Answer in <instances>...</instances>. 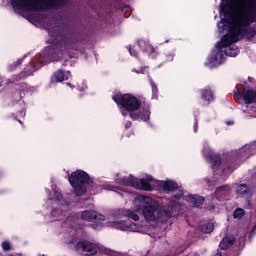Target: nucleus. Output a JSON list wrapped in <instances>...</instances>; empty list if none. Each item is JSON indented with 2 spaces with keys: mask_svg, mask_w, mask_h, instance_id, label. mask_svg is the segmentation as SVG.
I'll list each match as a JSON object with an SVG mask.
<instances>
[{
  "mask_svg": "<svg viewBox=\"0 0 256 256\" xmlns=\"http://www.w3.org/2000/svg\"><path fill=\"white\" fill-rule=\"evenodd\" d=\"M51 45L44 50V55L49 61H59L64 49H74L77 51L85 43L83 32L73 29L67 25L55 26L49 31Z\"/></svg>",
  "mask_w": 256,
  "mask_h": 256,
  "instance_id": "f257e3e1",
  "label": "nucleus"
},
{
  "mask_svg": "<svg viewBox=\"0 0 256 256\" xmlns=\"http://www.w3.org/2000/svg\"><path fill=\"white\" fill-rule=\"evenodd\" d=\"M238 5H240L239 15L244 19L242 21H228L229 30L225 34L221 41L218 42V47H227L231 43H237L240 39H244L249 31L251 23H255V14L253 13L256 8V0H238Z\"/></svg>",
  "mask_w": 256,
  "mask_h": 256,
  "instance_id": "f03ea898",
  "label": "nucleus"
},
{
  "mask_svg": "<svg viewBox=\"0 0 256 256\" xmlns=\"http://www.w3.org/2000/svg\"><path fill=\"white\" fill-rule=\"evenodd\" d=\"M112 100L116 105H118V107L123 109L121 111L123 117H127V114L129 113V117L132 121L147 122L151 119L149 104H142L141 100L133 94H122L121 92H117L112 96Z\"/></svg>",
  "mask_w": 256,
  "mask_h": 256,
  "instance_id": "7ed1b4c3",
  "label": "nucleus"
},
{
  "mask_svg": "<svg viewBox=\"0 0 256 256\" xmlns=\"http://www.w3.org/2000/svg\"><path fill=\"white\" fill-rule=\"evenodd\" d=\"M138 211H142V215L146 221H167L173 217V206L159 205V202L153 200L149 196L139 197Z\"/></svg>",
  "mask_w": 256,
  "mask_h": 256,
  "instance_id": "20e7f679",
  "label": "nucleus"
},
{
  "mask_svg": "<svg viewBox=\"0 0 256 256\" xmlns=\"http://www.w3.org/2000/svg\"><path fill=\"white\" fill-rule=\"evenodd\" d=\"M68 1L69 0H14L12 5L21 11L35 13L37 11H45V9H50V7H63V5H67Z\"/></svg>",
  "mask_w": 256,
  "mask_h": 256,
  "instance_id": "39448f33",
  "label": "nucleus"
},
{
  "mask_svg": "<svg viewBox=\"0 0 256 256\" xmlns=\"http://www.w3.org/2000/svg\"><path fill=\"white\" fill-rule=\"evenodd\" d=\"M70 185L74 189V194L77 197H83L87 193V185L93 184L91 176L83 170H76L68 177Z\"/></svg>",
  "mask_w": 256,
  "mask_h": 256,
  "instance_id": "423d86ee",
  "label": "nucleus"
},
{
  "mask_svg": "<svg viewBox=\"0 0 256 256\" xmlns=\"http://www.w3.org/2000/svg\"><path fill=\"white\" fill-rule=\"evenodd\" d=\"M233 97L236 101H241V99H243L246 105L256 103V91L249 89L247 81L236 86V91H234Z\"/></svg>",
  "mask_w": 256,
  "mask_h": 256,
  "instance_id": "0eeeda50",
  "label": "nucleus"
},
{
  "mask_svg": "<svg viewBox=\"0 0 256 256\" xmlns=\"http://www.w3.org/2000/svg\"><path fill=\"white\" fill-rule=\"evenodd\" d=\"M83 221H88L91 224L92 229H102L103 221H105V215L98 213L95 210H85L81 214Z\"/></svg>",
  "mask_w": 256,
  "mask_h": 256,
  "instance_id": "6e6552de",
  "label": "nucleus"
},
{
  "mask_svg": "<svg viewBox=\"0 0 256 256\" xmlns=\"http://www.w3.org/2000/svg\"><path fill=\"white\" fill-rule=\"evenodd\" d=\"M236 195L243 199H248V207L251 209L253 205L251 204V197H253V190L247 184H239L236 189Z\"/></svg>",
  "mask_w": 256,
  "mask_h": 256,
  "instance_id": "1a4fd4ad",
  "label": "nucleus"
},
{
  "mask_svg": "<svg viewBox=\"0 0 256 256\" xmlns=\"http://www.w3.org/2000/svg\"><path fill=\"white\" fill-rule=\"evenodd\" d=\"M214 195L218 201H225L231 195V186L225 184L216 188Z\"/></svg>",
  "mask_w": 256,
  "mask_h": 256,
  "instance_id": "9d476101",
  "label": "nucleus"
},
{
  "mask_svg": "<svg viewBox=\"0 0 256 256\" xmlns=\"http://www.w3.org/2000/svg\"><path fill=\"white\" fill-rule=\"evenodd\" d=\"M76 249L83 251L87 256L97 255V248L89 242L80 241L76 244Z\"/></svg>",
  "mask_w": 256,
  "mask_h": 256,
  "instance_id": "9b49d317",
  "label": "nucleus"
},
{
  "mask_svg": "<svg viewBox=\"0 0 256 256\" xmlns=\"http://www.w3.org/2000/svg\"><path fill=\"white\" fill-rule=\"evenodd\" d=\"M71 77V72L67 71L66 73L63 69H59L58 71L54 72L52 76V83H63V81H68Z\"/></svg>",
  "mask_w": 256,
  "mask_h": 256,
  "instance_id": "f8f14e48",
  "label": "nucleus"
},
{
  "mask_svg": "<svg viewBox=\"0 0 256 256\" xmlns=\"http://www.w3.org/2000/svg\"><path fill=\"white\" fill-rule=\"evenodd\" d=\"M116 183H118V185H125L126 187H139V184H136L137 178H133V176L119 178L116 180Z\"/></svg>",
  "mask_w": 256,
  "mask_h": 256,
  "instance_id": "ddd939ff",
  "label": "nucleus"
},
{
  "mask_svg": "<svg viewBox=\"0 0 256 256\" xmlns=\"http://www.w3.org/2000/svg\"><path fill=\"white\" fill-rule=\"evenodd\" d=\"M235 241V236H226L221 240L219 249H221V251H227V249L235 245Z\"/></svg>",
  "mask_w": 256,
  "mask_h": 256,
  "instance_id": "4468645a",
  "label": "nucleus"
},
{
  "mask_svg": "<svg viewBox=\"0 0 256 256\" xmlns=\"http://www.w3.org/2000/svg\"><path fill=\"white\" fill-rule=\"evenodd\" d=\"M186 201L192 205V207H201L205 203V198L199 195H188Z\"/></svg>",
  "mask_w": 256,
  "mask_h": 256,
  "instance_id": "2eb2a0df",
  "label": "nucleus"
},
{
  "mask_svg": "<svg viewBox=\"0 0 256 256\" xmlns=\"http://www.w3.org/2000/svg\"><path fill=\"white\" fill-rule=\"evenodd\" d=\"M200 93H201V99L202 101H204V103H206V105H210L211 101L215 99V96L213 95V91H211V89L209 88L200 90Z\"/></svg>",
  "mask_w": 256,
  "mask_h": 256,
  "instance_id": "dca6fc26",
  "label": "nucleus"
},
{
  "mask_svg": "<svg viewBox=\"0 0 256 256\" xmlns=\"http://www.w3.org/2000/svg\"><path fill=\"white\" fill-rule=\"evenodd\" d=\"M224 53L227 57H237L239 55L240 50L236 44H229L225 47Z\"/></svg>",
  "mask_w": 256,
  "mask_h": 256,
  "instance_id": "f3484780",
  "label": "nucleus"
},
{
  "mask_svg": "<svg viewBox=\"0 0 256 256\" xmlns=\"http://www.w3.org/2000/svg\"><path fill=\"white\" fill-rule=\"evenodd\" d=\"M137 184L138 186H134L136 189H141V191H153V186H151L149 180L145 178L140 179V181L136 180V185Z\"/></svg>",
  "mask_w": 256,
  "mask_h": 256,
  "instance_id": "a211bd4d",
  "label": "nucleus"
},
{
  "mask_svg": "<svg viewBox=\"0 0 256 256\" xmlns=\"http://www.w3.org/2000/svg\"><path fill=\"white\" fill-rule=\"evenodd\" d=\"M162 189L164 191H168L169 193H171V192L177 191V189H179V184H177V182H175L173 180H166L162 184Z\"/></svg>",
  "mask_w": 256,
  "mask_h": 256,
  "instance_id": "6ab92c4d",
  "label": "nucleus"
},
{
  "mask_svg": "<svg viewBox=\"0 0 256 256\" xmlns=\"http://www.w3.org/2000/svg\"><path fill=\"white\" fill-rule=\"evenodd\" d=\"M209 161L212 163V169H219L221 167V155L219 154H208Z\"/></svg>",
  "mask_w": 256,
  "mask_h": 256,
  "instance_id": "aec40b11",
  "label": "nucleus"
},
{
  "mask_svg": "<svg viewBox=\"0 0 256 256\" xmlns=\"http://www.w3.org/2000/svg\"><path fill=\"white\" fill-rule=\"evenodd\" d=\"M237 5L236 0H222V3L220 4V11L222 13H227L226 9H233Z\"/></svg>",
  "mask_w": 256,
  "mask_h": 256,
  "instance_id": "412c9836",
  "label": "nucleus"
},
{
  "mask_svg": "<svg viewBox=\"0 0 256 256\" xmlns=\"http://www.w3.org/2000/svg\"><path fill=\"white\" fill-rule=\"evenodd\" d=\"M219 42H217L216 44V48L217 51L214 54V61L218 62V63H223V61H225V52L223 51V49H225L226 47H219Z\"/></svg>",
  "mask_w": 256,
  "mask_h": 256,
  "instance_id": "4be33fe9",
  "label": "nucleus"
},
{
  "mask_svg": "<svg viewBox=\"0 0 256 256\" xmlns=\"http://www.w3.org/2000/svg\"><path fill=\"white\" fill-rule=\"evenodd\" d=\"M113 227H115V229H120V231H129V229H131V223L124 220L115 221L113 222Z\"/></svg>",
  "mask_w": 256,
  "mask_h": 256,
  "instance_id": "5701e85b",
  "label": "nucleus"
},
{
  "mask_svg": "<svg viewBox=\"0 0 256 256\" xmlns=\"http://www.w3.org/2000/svg\"><path fill=\"white\" fill-rule=\"evenodd\" d=\"M245 215H246V212H245V209L243 208H236L232 213V217L236 221H241L243 217H245Z\"/></svg>",
  "mask_w": 256,
  "mask_h": 256,
  "instance_id": "b1692460",
  "label": "nucleus"
},
{
  "mask_svg": "<svg viewBox=\"0 0 256 256\" xmlns=\"http://www.w3.org/2000/svg\"><path fill=\"white\" fill-rule=\"evenodd\" d=\"M138 47H140L143 51H150V53H155V48H153L151 45L145 43L143 40H138Z\"/></svg>",
  "mask_w": 256,
  "mask_h": 256,
  "instance_id": "393cba45",
  "label": "nucleus"
},
{
  "mask_svg": "<svg viewBox=\"0 0 256 256\" xmlns=\"http://www.w3.org/2000/svg\"><path fill=\"white\" fill-rule=\"evenodd\" d=\"M160 57L164 63H167L169 61H173V59L175 58V53L171 51L164 52Z\"/></svg>",
  "mask_w": 256,
  "mask_h": 256,
  "instance_id": "a878e982",
  "label": "nucleus"
},
{
  "mask_svg": "<svg viewBox=\"0 0 256 256\" xmlns=\"http://www.w3.org/2000/svg\"><path fill=\"white\" fill-rule=\"evenodd\" d=\"M215 225L212 222L204 224L201 228L202 233H213Z\"/></svg>",
  "mask_w": 256,
  "mask_h": 256,
  "instance_id": "bb28decb",
  "label": "nucleus"
},
{
  "mask_svg": "<svg viewBox=\"0 0 256 256\" xmlns=\"http://www.w3.org/2000/svg\"><path fill=\"white\" fill-rule=\"evenodd\" d=\"M125 215L128 219H132V221H139V214L133 210H125Z\"/></svg>",
  "mask_w": 256,
  "mask_h": 256,
  "instance_id": "cd10ccee",
  "label": "nucleus"
},
{
  "mask_svg": "<svg viewBox=\"0 0 256 256\" xmlns=\"http://www.w3.org/2000/svg\"><path fill=\"white\" fill-rule=\"evenodd\" d=\"M151 87H152V99L158 98L159 89L157 88V85L154 84L153 81H151Z\"/></svg>",
  "mask_w": 256,
  "mask_h": 256,
  "instance_id": "c85d7f7f",
  "label": "nucleus"
},
{
  "mask_svg": "<svg viewBox=\"0 0 256 256\" xmlns=\"http://www.w3.org/2000/svg\"><path fill=\"white\" fill-rule=\"evenodd\" d=\"M177 192L175 193V195L172 196L173 201H180L181 197H183L184 192L182 189H177Z\"/></svg>",
  "mask_w": 256,
  "mask_h": 256,
  "instance_id": "c756f323",
  "label": "nucleus"
},
{
  "mask_svg": "<svg viewBox=\"0 0 256 256\" xmlns=\"http://www.w3.org/2000/svg\"><path fill=\"white\" fill-rule=\"evenodd\" d=\"M3 251H11V243L9 241L2 242Z\"/></svg>",
  "mask_w": 256,
  "mask_h": 256,
  "instance_id": "7c9ffc66",
  "label": "nucleus"
},
{
  "mask_svg": "<svg viewBox=\"0 0 256 256\" xmlns=\"http://www.w3.org/2000/svg\"><path fill=\"white\" fill-rule=\"evenodd\" d=\"M15 81H23V79H27V74L25 72H21L17 76H15Z\"/></svg>",
  "mask_w": 256,
  "mask_h": 256,
  "instance_id": "2f4dec72",
  "label": "nucleus"
},
{
  "mask_svg": "<svg viewBox=\"0 0 256 256\" xmlns=\"http://www.w3.org/2000/svg\"><path fill=\"white\" fill-rule=\"evenodd\" d=\"M255 35H256L255 28H249L248 32L246 33V36H248L249 39H253V37H255Z\"/></svg>",
  "mask_w": 256,
  "mask_h": 256,
  "instance_id": "473e14b6",
  "label": "nucleus"
},
{
  "mask_svg": "<svg viewBox=\"0 0 256 256\" xmlns=\"http://www.w3.org/2000/svg\"><path fill=\"white\" fill-rule=\"evenodd\" d=\"M127 49L132 57H138V53L132 46H127Z\"/></svg>",
  "mask_w": 256,
  "mask_h": 256,
  "instance_id": "72a5a7b5",
  "label": "nucleus"
},
{
  "mask_svg": "<svg viewBox=\"0 0 256 256\" xmlns=\"http://www.w3.org/2000/svg\"><path fill=\"white\" fill-rule=\"evenodd\" d=\"M54 199H56V201H61V199H63V194L57 191L54 192Z\"/></svg>",
  "mask_w": 256,
  "mask_h": 256,
  "instance_id": "f704fd0d",
  "label": "nucleus"
},
{
  "mask_svg": "<svg viewBox=\"0 0 256 256\" xmlns=\"http://www.w3.org/2000/svg\"><path fill=\"white\" fill-rule=\"evenodd\" d=\"M197 129H199V120L195 117L194 133H197Z\"/></svg>",
  "mask_w": 256,
  "mask_h": 256,
  "instance_id": "c9c22d12",
  "label": "nucleus"
},
{
  "mask_svg": "<svg viewBox=\"0 0 256 256\" xmlns=\"http://www.w3.org/2000/svg\"><path fill=\"white\" fill-rule=\"evenodd\" d=\"M106 254L109 255V256H117V253L113 250H107Z\"/></svg>",
  "mask_w": 256,
  "mask_h": 256,
  "instance_id": "e433bc0d",
  "label": "nucleus"
},
{
  "mask_svg": "<svg viewBox=\"0 0 256 256\" xmlns=\"http://www.w3.org/2000/svg\"><path fill=\"white\" fill-rule=\"evenodd\" d=\"M133 125V123L131 121H128L125 123V129H131V126Z\"/></svg>",
  "mask_w": 256,
  "mask_h": 256,
  "instance_id": "4c0bfd02",
  "label": "nucleus"
},
{
  "mask_svg": "<svg viewBox=\"0 0 256 256\" xmlns=\"http://www.w3.org/2000/svg\"><path fill=\"white\" fill-rule=\"evenodd\" d=\"M21 63H23V59H18L16 62H14V67L21 65Z\"/></svg>",
  "mask_w": 256,
  "mask_h": 256,
  "instance_id": "58836bf2",
  "label": "nucleus"
},
{
  "mask_svg": "<svg viewBox=\"0 0 256 256\" xmlns=\"http://www.w3.org/2000/svg\"><path fill=\"white\" fill-rule=\"evenodd\" d=\"M15 62L9 65V71H13V69H16Z\"/></svg>",
  "mask_w": 256,
  "mask_h": 256,
  "instance_id": "ea45409f",
  "label": "nucleus"
},
{
  "mask_svg": "<svg viewBox=\"0 0 256 256\" xmlns=\"http://www.w3.org/2000/svg\"><path fill=\"white\" fill-rule=\"evenodd\" d=\"M248 81H249V83H253V81H254L253 77L249 76Z\"/></svg>",
  "mask_w": 256,
  "mask_h": 256,
  "instance_id": "a19ab883",
  "label": "nucleus"
},
{
  "mask_svg": "<svg viewBox=\"0 0 256 256\" xmlns=\"http://www.w3.org/2000/svg\"><path fill=\"white\" fill-rule=\"evenodd\" d=\"M18 122H20V124L23 125V122L21 120H18Z\"/></svg>",
  "mask_w": 256,
  "mask_h": 256,
  "instance_id": "79ce46f5",
  "label": "nucleus"
},
{
  "mask_svg": "<svg viewBox=\"0 0 256 256\" xmlns=\"http://www.w3.org/2000/svg\"><path fill=\"white\" fill-rule=\"evenodd\" d=\"M232 124V122H227V125H231Z\"/></svg>",
  "mask_w": 256,
  "mask_h": 256,
  "instance_id": "37998d69",
  "label": "nucleus"
},
{
  "mask_svg": "<svg viewBox=\"0 0 256 256\" xmlns=\"http://www.w3.org/2000/svg\"><path fill=\"white\" fill-rule=\"evenodd\" d=\"M20 99H23V96L21 95V93H20Z\"/></svg>",
  "mask_w": 256,
  "mask_h": 256,
  "instance_id": "c03bdc74",
  "label": "nucleus"
},
{
  "mask_svg": "<svg viewBox=\"0 0 256 256\" xmlns=\"http://www.w3.org/2000/svg\"><path fill=\"white\" fill-rule=\"evenodd\" d=\"M3 84L0 82V87L2 86Z\"/></svg>",
  "mask_w": 256,
  "mask_h": 256,
  "instance_id": "a18cd8bd",
  "label": "nucleus"
},
{
  "mask_svg": "<svg viewBox=\"0 0 256 256\" xmlns=\"http://www.w3.org/2000/svg\"><path fill=\"white\" fill-rule=\"evenodd\" d=\"M40 64H41V65H43V63H42V62H40Z\"/></svg>",
  "mask_w": 256,
  "mask_h": 256,
  "instance_id": "49530a36",
  "label": "nucleus"
}]
</instances>
